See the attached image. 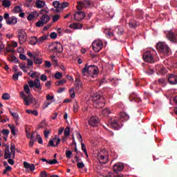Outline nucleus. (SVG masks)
<instances>
[{
  "label": "nucleus",
  "instance_id": "6e6d98bb",
  "mask_svg": "<svg viewBox=\"0 0 177 177\" xmlns=\"http://www.w3.org/2000/svg\"><path fill=\"white\" fill-rule=\"evenodd\" d=\"M59 19H60V15H54L53 17V21L54 23H56V21H57V20H59Z\"/></svg>",
  "mask_w": 177,
  "mask_h": 177
},
{
  "label": "nucleus",
  "instance_id": "e433bc0d",
  "mask_svg": "<svg viewBox=\"0 0 177 177\" xmlns=\"http://www.w3.org/2000/svg\"><path fill=\"white\" fill-rule=\"evenodd\" d=\"M40 177H50V174H48L46 171H42L40 173Z\"/></svg>",
  "mask_w": 177,
  "mask_h": 177
},
{
  "label": "nucleus",
  "instance_id": "c03bdc74",
  "mask_svg": "<svg viewBox=\"0 0 177 177\" xmlns=\"http://www.w3.org/2000/svg\"><path fill=\"white\" fill-rule=\"evenodd\" d=\"M44 67H46V68H50V67H52V63H50V61H45Z\"/></svg>",
  "mask_w": 177,
  "mask_h": 177
},
{
  "label": "nucleus",
  "instance_id": "9b49d317",
  "mask_svg": "<svg viewBox=\"0 0 177 177\" xmlns=\"http://www.w3.org/2000/svg\"><path fill=\"white\" fill-rule=\"evenodd\" d=\"M30 88H36V89H39V91H42V86H41V82L39 81V79L36 78L35 81L30 80L28 82Z\"/></svg>",
  "mask_w": 177,
  "mask_h": 177
},
{
  "label": "nucleus",
  "instance_id": "5701e85b",
  "mask_svg": "<svg viewBox=\"0 0 177 177\" xmlns=\"http://www.w3.org/2000/svg\"><path fill=\"white\" fill-rule=\"evenodd\" d=\"M70 28H73V30H81L84 25L80 23H73V24L69 25Z\"/></svg>",
  "mask_w": 177,
  "mask_h": 177
},
{
  "label": "nucleus",
  "instance_id": "338daca9",
  "mask_svg": "<svg viewBox=\"0 0 177 177\" xmlns=\"http://www.w3.org/2000/svg\"><path fill=\"white\" fill-rule=\"evenodd\" d=\"M113 177H124V175H122V174L121 173L116 172V173H114Z\"/></svg>",
  "mask_w": 177,
  "mask_h": 177
},
{
  "label": "nucleus",
  "instance_id": "6e6552de",
  "mask_svg": "<svg viewBox=\"0 0 177 177\" xmlns=\"http://www.w3.org/2000/svg\"><path fill=\"white\" fill-rule=\"evenodd\" d=\"M50 20V17L48 15H43L40 20L36 23V27H42Z\"/></svg>",
  "mask_w": 177,
  "mask_h": 177
},
{
  "label": "nucleus",
  "instance_id": "aec40b11",
  "mask_svg": "<svg viewBox=\"0 0 177 177\" xmlns=\"http://www.w3.org/2000/svg\"><path fill=\"white\" fill-rule=\"evenodd\" d=\"M97 158L100 164H107V158H108L107 156L102 155V153H99L97 155Z\"/></svg>",
  "mask_w": 177,
  "mask_h": 177
},
{
  "label": "nucleus",
  "instance_id": "69168bd1",
  "mask_svg": "<svg viewBox=\"0 0 177 177\" xmlns=\"http://www.w3.org/2000/svg\"><path fill=\"white\" fill-rule=\"evenodd\" d=\"M117 32L118 35H122L124 34V29L122 28H120Z\"/></svg>",
  "mask_w": 177,
  "mask_h": 177
},
{
  "label": "nucleus",
  "instance_id": "de8ad7c7",
  "mask_svg": "<svg viewBox=\"0 0 177 177\" xmlns=\"http://www.w3.org/2000/svg\"><path fill=\"white\" fill-rule=\"evenodd\" d=\"M9 62H14V63H19V59L16 56H12L11 59H8Z\"/></svg>",
  "mask_w": 177,
  "mask_h": 177
},
{
  "label": "nucleus",
  "instance_id": "c85d7f7f",
  "mask_svg": "<svg viewBox=\"0 0 177 177\" xmlns=\"http://www.w3.org/2000/svg\"><path fill=\"white\" fill-rule=\"evenodd\" d=\"M82 74L84 77H86V75H88V66L86 64L84 66V68L82 70Z\"/></svg>",
  "mask_w": 177,
  "mask_h": 177
},
{
  "label": "nucleus",
  "instance_id": "bb28decb",
  "mask_svg": "<svg viewBox=\"0 0 177 177\" xmlns=\"http://www.w3.org/2000/svg\"><path fill=\"white\" fill-rule=\"evenodd\" d=\"M68 6V2H64L62 4H60V7L59 9L57 10V13H59L63 10V9H65V8H67Z\"/></svg>",
  "mask_w": 177,
  "mask_h": 177
},
{
  "label": "nucleus",
  "instance_id": "37998d69",
  "mask_svg": "<svg viewBox=\"0 0 177 177\" xmlns=\"http://www.w3.org/2000/svg\"><path fill=\"white\" fill-rule=\"evenodd\" d=\"M12 155H13V153L12 152H8V153H4V158L6 160H8V158H12Z\"/></svg>",
  "mask_w": 177,
  "mask_h": 177
},
{
  "label": "nucleus",
  "instance_id": "864d4df0",
  "mask_svg": "<svg viewBox=\"0 0 177 177\" xmlns=\"http://www.w3.org/2000/svg\"><path fill=\"white\" fill-rule=\"evenodd\" d=\"M14 12L15 13H20V12H21V7L20 6H16L14 8Z\"/></svg>",
  "mask_w": 177,
  "mask_h": 177
},
{
  "label": "nucleus",
  "instance_id": "79ce46f5",
  "mask_svg": "<svg viewBox=\"0 0 177 177\" xmlns=\"http://www.w3.org/2000/svg\"><path fill=\"white\" fill-rule=\"evenodd\" d=\"M69 93L72 99H74V97H75V91H74V88H71L69 90Z\"/></svg>",
  "mask_w": 177,
  "mask_h": 177
},
{
  "label": "nucleus",
  "instance_id": "f257e3e1",
  "mask_svg": "<svg viewBox=\"0 0 177 177\" xmlns=\"http://www.w3.org/2000/svg\"><path fill=\"white\" fill-rule=\"evenodd\" d=\"M129 120V115L127 114L125 112H121L120 113L119 120L115 118H112L109 121V127L114 129L115 131H118L121 126H120V122H125Z\"/></svg>",
  "mask_w": 177,
  "mask_h": 177
},
{
  "label": "nucleus",
  "instance_id": "f03ea898",
  "mask_svg": "<svg viewBox=\"0 0 177 177\" xmlns=\"http://www.w3.org/2000/svg\"><path fill=\"white\" fill-rule=\"evenodd\" d=\"M93 105L95 109H102L104 107V97L100 95V94H95L93 97Z\"/></svg>",
  "mask_w": 177,
  "mask_h": 177
},
{
  "label": "nucleus",
  "instance_id": "ea45409f",
  "mask_svg": "<svg viewBox=\"0 0 177 177\" xmlns=\"http://www.w3.org/2000/svg\"><path fill=\"white\" fill-rule=\"evenodd\" d=\"M2 99L3 100H9L10 99V95H9V93H3L2 95Z\"/></svg>",
  "mask_w": 177,
  "mask_h": 177
},
{
  "label": "nucleus",
  "instance_id": "a18cd8bd",
  "mask_svg": "<svg viewBox=\"0 0 177 177\" xmlns=\"http://www.w3.org/2000/svg\"><path fill=\"white\" fill-rule=\"evenodd\" d=\"M10 114H11L15 120H19V114H17V113H13L12 111H10Z\"/></svg>",
  "mask_w": 177,
  "mask_h": 177
},
{
  "label": "nucleus",
  "instance_id": "603ef678",
  "mask_svg": "<svg viewBox=\"0 0 177 177\" xmlns=\"http://www.w3.org/2000/svg\"><path fill=\"white\" fill-rule=\"evenodd\" d=\"M10 133V131H9V130H8V129H4L1 131V133H3V135H4V136H8Z\"/></svg>",
  "mask_w": 177,
  "mask_h": 177
},
{
  "label": "nucleus",
  "instance_id": "c756f323",
  "mask_svg": "<svg viewBox=\"0 0 177 177\" xmlns=\"http://www.w3.org/2000/svg\"><path fill=\"white\" fill-rule=\"evenodd\" d=\"M2 5L4 6V8H10L12 3H10V1L9 0H3Z\"/></svg>",
  "mask_w": 177,
  "mask_h": 177
},
{
  "label": "nucleus",
  "instance_id": "8fccbe9b",
  "mask_svg": "<svg viewBox=\"0 0 177 177\" xmlns=\"http://www.w3.org/2000/svg\"><path fill=\"white\" fill-rule=\"evenodd\" d=\"M50 37L51 39H56L57 38V33L53 32L50 34Z\"/></svg>",
  "mask_w": 177,
  "mask_h": 177
},
{
  "label": "nucleus",
  "instance_id": "7c9ffc66",
  "mask_svg": "<svg viewBox=\"0 0 177 177\" xmlns=\"http://www.w3.org/2000/svg\"><path fill=\"white\" fill-rule=\"evenodd\" d=\"M46 39H48V35H44L40 37L39 38V39H37V42H38V44H42L44 42V41H46Z\"/></svg>",
  "mask_w": 177,
  "mask_h": 177
},
{
  "label": "nucleus",
  "instance_id": "f3484780",
  "mask_svg": "<svg viewBox=\"0 0 177 177\" xmlns=\"http://www.w3.org/2000/svg\"><path fill=\"white\" fill-rule=\"evenodd\" d=\"M99 121V118L97 116H92L88 120V125H91V127H97Z\"/></svg>",
  "mask_w": 177,
  "mask_h": 177
},
{
  "label": "nucleus",
  "instance_id": "423d86ee",
  "mask_svg": "<svg viewBox=\"0 0 177 177\" xmlns=\"http://www.w3.org/2000/svg\"><path fill=\"white\" fill-rule=\"evenodd\" d=\"M93 5V2L90 0H83L77 1V10H82V8H85V9H89L92 8Z\"/></svg>",
  "mask_w": 177,
  "mask_h": 177
},
{
  "label": "nucleus",
  "instance_id": "0eeeda50",
  "mask_svg": "<svg viewBox=\"0 0 177 177\" xmlns=\"http://www.w3.org/2000/svg\"><path fill=\"white\" fill-rule=\"evenodd\" d=\"M18 39L19 41V44L23 45L24 43L27 41V33L24 29H20L18 31Z\"/></svg>",
  "mask_w": 177,
  "mask_h": 177
},
{
  "label": "nucleus",
  "instance_id": "2f4dec72",
  "mask_svg": "<svg viewBox=\"0 0 177 177\" xmlns=\"http://www.w3.org/2000/svg\"><path fill=\"white\" fill-rule=\"evenodd\" d=\"M33 62L35 64H42V59L38 58V57H33Z\"/></svg>",
  "mask_w": 177,
  "mask_h": 177
},
{
  "label": "nucleus",
  "instance_id": "052dcab7",
  "mask_svg": "<svg viewBox=\"0 0 177 177\" xmlns=\"http://www.w3.org/2000/svg\"><path fill=\"white\" fill-rule=\"evenodd\" d=\"M71 154H73V152L71 151H66V158H71Z\"/></svg>",
  "mask_w": 177,
  "mask_h": 177
},
{
  "label": "nucleus",
  "instance_id": "39448f33",
  "mask_svg": "<svg viewBox=\"0 0 177 177\" xmlns=\"http://www.w3.org/2000/svg\"><path fill=\"white\" fill-rule=\"evenodd\" d=\"M154 55H156L154 50L146 51L142 55V59L147 63H154Z\"/></svg>",
  "mask_w": 177,
  "mask_h": 177
},
{
  "label": "nucleus",
  "instance_id": "dca6fc26",
  "mask_svg": "<svg viewBox=\"0 0 177 177\" xmlns=\"http://www.w3.org/2000/svg\"><path fill=\"white\" fill-rule=\"evenodd\" d=\"M167 81L170 85H176L177 75L175 74H170L167 77Z\"/></svg>",
  "mask_w": 177,
  "mask_h": 177
},
{
  "label": "nucleus",
  "instance_id": "473e14b6",
  "mask_svg": "<svg viewBox=\"0 0 177 177\" xmlns=\"http://www.w3.org/2000/svg\"><path fill=\"white\" fill-rule=\"evenodd\" d=\"M10 151L12 153V158H15L16 154V146L15 145L11 144Z\"/></svg>",
  "mask_w": 177,
  "mask_h": 177
},
{
  "label": "nucleus",
  "instance_id": "3c124183",
  "mask_svg": "<svg viewBox=\"0 0 177 177\" xmlns=\"http://www.w3.org/2000/svg\"><path fill=\"white\" fill-rule=\"evenodd\" d=\"M136 15L138 16V17H141V16H143V10H136Z\"/></svg>",
  "mask_w": 177,
  "mask_h": 177
},
{
  "label": "nucleus",
  "instance_id": "09e8293b",
  "mask_svg": "<svg viewBox=\"0 0 177 177\" xmlns=\"http://www.w3.org/2000/svg\"><path fill=\"white\" fill-rule=\"evenodd\" d=\"M129 26L130 28H136L138 24L136 22H130Z\"/></svg>",
  "mask_w": 177,
  "mask_h": 177
},
{
  "label": "nucleus",
  "instance_id": "f8f14e48",
  "mask_svg": "<svg viewBox=\"0 0 177 177\" xmlns=\"http://www.w3.org/2000/svg\"><path fill=\"white\" fill-rule=\"evenodd\" d=\"M155 71L158 75H165L167 74V69L161 64L155 66Z\"/></svg>",
  "mask_w": 177,
  "mask_h": 177
},
{
  "label": "nucleus",
  "instance_id": "e2e57ef3",
  "mask_svg": "<svg viewBox=\"0 0 177 177\" xmlns=\"http://www.w3.org/2000/svg\"><path fill=\"white\" fill-rule=\"evenodd\" d=\"M158 82L160 84V85H164L165 82V79L164 78H160L158 80Z\"/></svg>",
  "mask_w": 177,
  "mask_h": 177
},
{
  "label": "nucleus",
  "instance_id": "680f3d73",
  "mask_svg": "<svg viewBox=\"0 0 177 177\" xmlns=\"http://www.w3.org/2000/svg\"><path fill=\"white\" fill-rule=\"evenodd\" d=\"M156 71L155 68L153 69L151 68H149L147 71V73L148 74H149L150 75H151V74H154V72Z\"/></svg>",
  "mask_w": 177,
  "mask_h": 177
},
{
  "label": "nucleus",
  "instance_id": "58836bf2",
  "mask_svg": "<svg viewBox=\"0 0 177 177\" xmlns=\"http://www.w3.org/2000/svg\"><path fill=\"white\" fill-rule=\"evenodd\" d=\"M24 91L26 93L30 94V87L28 86V84H25L24 86Z\"/></svg>",
  "mask_w": 177,
  "mask_h": 177
},
{
  "label": "nucleus",
  "instance_id": "b1692460",
  "mask_svg": "<svg viewBox=\"0 0 177 177\" xmlns=\"http://www.w3.org/2000/svg\"><path fill=\"white\" fill-rule=\"evenodd\" d=\"M17 23V18H16V17L12 16L10 18L9 20H7V24H8L9 26L10 25H13L15 26V24H16Z\"/></svg>",
  "mask_w": 177,
  "mask_h": 177
},
{
  "label": "nucleus",
  "instance_id": "6ab92c4d",
  "mask_svg": "<svg viewBox=\"0 0 177 177\" xmlns=\"http://www.w3.org/2000/svg\"><path fill=\"white\" fill-rule=\"evenodd\" d=\"M113 169L114 173L121 172V171L124 169V164H122V162L117 163L113 165Z\"/></svg>",
  "mask_w": 177,
  "mask_h": 177
},
{
  "label": "nucleus",
  "instance_id": "49530a36",
  "mask_svg": "<svg viewBox=\"0 0 177 177\" xmlns=\"http://www.w3.org/2000/svg\"><path fill=\"white\" fill-rule=\"evenodd\" d=\"M9 171H12V167L10 166H7L6 167V169L3 170V174L5 175L6 174H7L8 172H9Z\"/></svg>",
  "mask_w": 177,
  "mask_h": 177
},
{
  "label": "nucleus",
  "instance_id": "4d7b16f0",
  "mask_svg": "<svg viewBox=\"0 0 177 177\" xmlns=\"http://www.w3.org/2000/svg\"><path fill=\"white\" fill-rule=\"evenodd\" d=\"M84 167H85V165L84 164V162H77V168H79L80 169H82Z\"/></svg>",
  "mask_w": 177,
  "mask_h": 177
},
{
  "label": "nucleus",
  "instance_id": "bf43d9fd",
  "mask_svg": "<svg viewBox=\"0 0 177 177\" xmlns=\"http://www.w3.org/2000/svg\"><path fill=\"white\" fill-rule=\"evenodd\" d=\"M46 100H53V99H55V96H53V95H49V94H47L46 95Z\"/></svg>",
  "mask_w": 177,
  "mask_h": 177
},
{
  "label": "nucleus",
  "instance_id": "393cba45",
  "mask_svg": "<svg viewBox=\"0 0 177 177\" xmlns=\"http://www.w3.org/2000/svg\"><path fill=\"white\" fill-rule=\"evenodd\" d=\"M41 161L44 162H48V164H50V165H53L55 164H57V160L56 159H53V160H48L44 158H42L41 159Z\"/></svg>",
  "mask_w": 177,
  "mask_h": 177
},
{
  "label": "nucleus",
  "instance_id": "4c0bfd02",
  "mask_svg": "<svg viewBox=\"0 0 177 177\" xmlns=\"http://www.w3.org/2000/svg\"><path fill=\"white\" fill-rule=\"evenodd\" d=\"M62 77H63V73H62L57 72L55 74V78H56V80H60L62 78Z\"/></svg>",
  "mask_w": 177,
  "mask_h": 177
},
{
  "label": "nucleus",
  "instance_id": "0e129e2a",
  "mask_svg": "<svg viewBox=\"0 0 177 177\" xmlns=\"http://www.w3.org/2000/svg\"><path fill=\"white\" fill-rule=\"evenodd\" d=\"M26 62H23L19 64V68H21V70H23V68H26Z\"/></svg>",
  "mask_w": 177,
  "mask_h": 177
},
{
  "label": "nucleus",
  "instance_id": "4be33fe9",
  "mask_svg": "<svg viewBox=\"0 0 177 177\" xmlns=\"http://www.w3.org/2000/svg\"><path fill=\"white\" fill-rule=\"evenodd\" d=\"M24 167L26 168V169H28L29 171H35V166L34 164H29L27 162H24Z\"/></svg>",
  "mask_w": 177,
  "mask_h": 177
},
{
  "label": "nucleus",
  "instance_id": "5fc2aeb1",
  "mask_svg": "<svg viewBox=\"0 0 177 177\" xmlns=\"http://www.w3.org/2000/svg\"><path fill=\"white\" fill-rule=\"evenodd\" d=\"M37 142H38V143H39V145H42V143H44V141H42V138H41V136L39 134L37 135Z\"/></svg>",
  "mask_w": 177,
  "mask_h": 177
},
{
  "label": "nucleus",
  "instance_id": "cd10ccee",
  "mask_svg": "<svg viewBox=\"0 0 177 177\" xmlns=\"http://www.w3.org/2000/svg\"><path fill=\"white\" fill-rule=\"evenodd\" d=\"M30 45H37L38 42V38L35 36L29 38Z\"/></svg>",
  "mask_w": 177,
  "mask_h": 177
},
{
  "label": "nucleus",
  "instance_id": "7ed1b4c3",
  "mask_svg": "<svg viewBox=\"0 0 177 177\" xmlns=\"http://www.w3.org/2000/svg\"><path fill=\"white\" fill-rule=\"evenodd\" d=\"M156 49L160 53L165 55V56H168V55H169V46H168L165 42H158L156 44Z\"/></svg>",
  "mask_w": 177,
  "mask_h": 177
},
{
  "label": "nucleus",
  "instance_id": "a19ab883",
  "mask_svg": "<svg viewBox=\"0 0 177 177\" xmlns=\"http://www.w3.org/2000/svg\"><path fill=\"white\" fill-rule=\"evenodd\" d=\"M34 142H35V140H34V135H31L30 136V141L29 143L30 147H32L34 146Z\"/></svg>",
  "mask_w": 177,
  "mask_h": 177
},
{
  "label": "nucleus",
  "instance_id": "2eb2a0df",
  "mask_svg": "<svg viewBox=\"0 0 177 177\" xmlns=\"http://www.w3.org/2000/svg\"><path fill=\"white\" fill-rule=\"evenodd\" d=\"M166 35H167L168 41L171 42V44H176L177 39H176V36H175V34L174 33V32L169 30L167 32Z\"/></svg>",
  "mask_w": 177,
  "mask_h": 177
},
{
  "label": "nucleus",
  "instance_id": "20e7f679",
  "mask_svg": "<svg viewBox=\"0 0 177 177\" xmlns=\"http://www.w3.org/2000/svg\"><path fill=\"white\" fill-rule=\"evenodd\" d=\"M20 97H21L24 102L25 106H30V103H35L37 104V100H35L32 95H26L24 91H21L19 93Z\"/></svg>",
  "mask_w": 177,
  "mask_h": 177
},
{
  "label": "nucleus",
  "instance_id": "ddd939ff",
  "mask_svg": "<svg viewBox=\"0 0 177 177\" xmlns=\"http://www.w3.org/2000/svg\"><path fill=\"white\" fill-rule=\"evenodd\" d=\"M86 17V14H85L84 11H81V10L75 12L73 15V18L76 21H81L84 19Z\"/></svg>",
  "mask_w": 177,
  "mask_h": 177
},
{
  "label": "nucleus",
  "instance_id": "a211bd4d",
  "mask_svg": "<svg viewBox=\"0 0 177 177\" xmlns=\"http://www.w3.org/2000/svg\"><path fill=\"white\" fill-rule=\"evenodd\" d=\"M55 46L53 49V52H57V53H62L63 52V46L59 42L55 43Z\"/></svg>",
  "mask_w": 177,
  "mask_h": 177
},
{
  "label": "nucleus",
  "instance_id": "72a5a7b5",
  "mask_svg": "<svg viewBox=\"0 0 177 177\" xmlns=\"http://www.w3.org/2000/svg\"><path fill=\"white\" fill-rule=\"evenodd\" d=\"M64 136H66V138H68L70 136V127H66L65 129L64 130Z\"/></svg>",
  "mask_w": 177,
  "mask_h": 177
},
{
  "label": "nucleus",
  "instance_id": "f704fd0d",
  "mask_svg": "<svg viewBox=\"0 0 177 177\" xmlns=\"http://www.w3.org/2000/svg\"><path fill=\"white\" fill-rule=\"evenodd\" d=\"M53 5L54 8H55L56 12H57V9L60 8V2H59L58 1H55L53 2Z\"/></svg>",
  "mask_w": 177,
  "mask_h": 177
},
{
  "label": "nucleus",
  "instance_id": "13d9d810",
  "mask_svg": "<svg viewBox=\"0 0 177 177\" xmlns=\"http://www.w3.org/2000/svg\"><path fill=\"white\" fill-rule=\"evenodd\" d=\"M3 19H5L6 23H8V20H10V18L9 17V13H4V15H3Z\"/></svg>",
  "mask_w": 177,
  "mask_h": 177
},
{
  "label": "nucleus",
  "instance_id": "412c9836",
  "mask_svg": "<svg viewBox=\"0 0 177 177\" xmlns=\"http://www.w3.org/2000/svg\"><path fill=\"white\" fill-rule=\"evenodd\" d=\"M39 16V14L37 11L31 12L27 17V19L29 21H31L33 19H35V17H38Z\"/></svg>",
  "mask_w": 177,
  "mask_h": 177
},
{
  "label": "nucleus",
  "instance_id": "774afa93",
  "mask_svg": "<svg viewBox=\"0 0 177 177\" xmlns=\"http://www.w3.org/2000/svg\"><path fill=\"white\" fill-rule=\"evenodd\" d=\"M39 73L37 72H32L30 75L31 78H35V77H38Z\"/></svg>",
  "mask_w": 177,
  "mask_h": 177
},
{
  "label": "nucleus",
  "instance_id": "a878e982",
  "mask_svg": "<svg viewBox=\"0 0 177 177\" xmlns=\"http://www.w3.org/2000/svg\"><path fill=\"white\" fill-rule=\"evenodd\" d=\"M45 6V1L41 0H37L36 1V8L37 9H42Z\"/></svg>",
  "mask_w": 177,
  "mask_h": 177
},
{
  "label": "nucleus",
  "instance_id": "9d476101",
  "mask_svg": "<svg viewBox=\"0 0 177 177\" xmlns=\"http://www.w3.org/2000/svg\"><path fill=\"white\" fill-rule=\"evenodd\" d=\"M88 67V75L93 78H96L99 74L98 68L95 65H90Z\"/></svg>",
  "mask_w": 177,
  "mask_h": 177
},
{
  "label": "nucleus",
  "instance_id": "c9c22d12",
  "mask_svg": "<svg viewBox=\"0 0 177 177\" xmlns=\"http://www.w3.org/2000/svg\"><path fill=\"white\" fill-rule=\"evenodd\" d=\"M8 127H9L10 131H11L12 135H16V129L15 128V125L9 124Z\"/></svg>",
  "mask_w": 177,
  "mask_h": 177
},
{
  "label": "nucleus",
  "instance_id": "4468645a",
  "mask_svg": "<svg viewBox=\"0 0 177 177\" xmlns=\"http://www.w3.org/2000/svg\"><path fill=\"white\" fill-rule=\"evenodd\" d=\"M83 88H84V85L82 84V82L81 81V80L75 79V89L77 92V93H82Z\"/></svg>",
  "mask_w": 177,
  "mask_h": 177
},
{
  "label": "nucleus",
  "instance_id": "1a4fd4ad",
  "mask_svg": "<svg viewBox=\"0 0 177 177\" xmlns=\"http://www.w3.org/2000/svg\"><path fill=\"white\" fill-rule=\"evenodd\" d=\"M92 48L94 52L97 53L103 48V42L101 40H95L92 43Z\"/></svg>",
  "mask_w": 177,
  "mask_h": 177
}]
</instances>
